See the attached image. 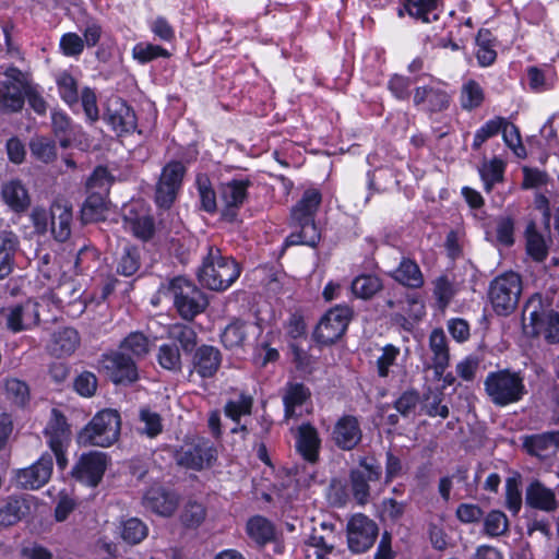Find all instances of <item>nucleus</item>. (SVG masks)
<instances>
[{"label":"nucleus","instance_id":"obj_33","mask_svg":"<svg viewBox=\"0 0 559 559\" xmlns=\"http://www.w3.org/2000/svg\"><path fill=\"white\" fill-rule=\"evenodd\" d=\"M320 440L318 432L311 425H302L299 428V436L297 439V449L301 455L310 461L314 462L318 456Z\"/></svg>","mask_w":559,"mask_h":559},{"label":"nucleus","instance_id":"obj_48","mask_svg":"<svg viewBox=\"0 0 559 559\" xmlns=\"http://www.w3.org/2000/svg\"><path fill=\"white\" fill-rule=\"evenodd\" d=\"M157 361L159 366L166 370L173 372L181 371V355L176 344H163L158 348Z\"/></svg>","mask_w":559,"mask_h":559},{"label":"nucleus","instance_id":"obj_6","mask_svg":"<svg viewBox=\"0 0 559 559\" xmlns=\"http://www.w3.org/2000/svg\"><path fill=\"white\" fill-rule=\"evenodd\" d=\"M166 290L171 296L177 312L185 320H193L209 305L205 294L186 277H174L169 281Z\"/></svg>","mask_w":559,"mask_h":559},{"label":"nucleus","instance_id":"obj_21","mask_svg":"<svg viewBox=\"0 0 559 559\" xmlns=\"http://www.w3.org/2000/svg\"><path fill=\"white\" fill-rule=\"evenodd\" d=\"M251 186L249 179H234L221 188V198L225 205L223 210V217L233 222L237 216V210L243 204L247 199V189Z\"/></svg>","mask_w":559,"mask_h":559},{"label":"nucleus","instance_id":"obj_4","mask_svg":"<svg viewBox=\"0 0 559 559\" xmlns=\"http://www.w3.org/2000/svg\"><path fill=\"white\" fill-rule=\"evenodd\" d=\"M484 385L486 394L496 406L518 403L527 394L521 371L502 369L489 372Z\"/></svg>","mask_w":559,"mask_h":559},{"label":"nucleus","instance_id":"obj_14","mask_svg":"<svg viewBox=\"0 0 559 559\" xmlns=\"http://www.w3.org/2000/svg\"><path fill=\"white\" fill-rule=\"evenodd\" d=\"M109 464L110 457L104 452L91 451L84 453L72 469V477H75L85 486L96 487Z\"/></svg>","mask_w":559,"mask_h":559},{"label":"nucleus","instance_id":"obj_64","mask_svg":"<svg viewBox=\"0 0 559 559\" xmlns=\"http://www.w3.org/2000/svg\"><path fill=\"white\" fill-rule=\"evenodd\" d=\"M51 124L56 138L59 139L60 146H70V136L67 133L70 128V119L67 114L63 111H52Z\"/></svg>","mask_w":559,"mask_h":559},{"label":"nucleus","instance_id":"obj_23","mask_svg":"<svg viewBox=\"0 0 559 559\" xmlns=\"http://www.w3.org/2000/svg\"><path fill=\"white\" fill-rule=\"evenodd\" d=\"M223 356L217 347L212 345L199 346L192 356V371L202 379L213 378L221 368Z\"/></svg>","mask_w":559,"mask_h":559},{"label":"nucleus","instance_id":"obj_36","mask_svg":"<svg viewBox=\"0 0 559 559\" xmlns=\"http://www.w3.org/2000/svg\"><path fill=\"white\" fill-rule=\"evenodd\" d=\"M383 288L382 280L372 274H362L354 278L352 290L361 299H370Z\"/></svg>","mask_w":559,"mask_h":559},{"label":"nucleus","instance_id":"obj_18","mask_svg":"<svg viewBox=\"0 0 559 559\" xmlns=\"http://www.w3.org/2000/svg\"><path fill=\"white\" fill-rule=\"evenodd\" d=\"M104 120L118 135L132 133L138 127L135 112L120 97L108 99Z\"/></svg>","mask_w":559,"mask_h":559},{"label":"nucleus","instance_id":"obj_60","mask_svg":"<svg viewBox=\"0 0 559 559\" xmlns=\"http://www.w3.org/2000/svg\"><path fill=\"white\" fill-rule=\"evenodd\" d=\"M501 131H502V136H503L506 144L513 151V153L519 158H525L526 150H525L524 145L522 144L519 128L515 124H513L507 120V123H504Z\"/></svg>","mask_w":559,"mask_h":559},{"label":"nucleus","instance_id":"obj_11","mask_svg":"<svg viewBox=\"0 0 559 559\" xmlns=\"http://www.w3.org/2000/svg\"><path fill=\"white\" fill-rule=\"evenodd\" d=\"M379 535L377 523L368 516L358 513L347 523V543L350 551L361 554L369 550Z\"/></svg>","mask_w":559,"mask_h":559},{"label":"nucleus","instance_id":"obj_7","mask_svg":"<svg viewBox=\"0 0 559 559\" xmlns=\"http://www.w3.org/2000/svg\"><path fill=\"white\" fill-rule=\"evenodd\" d=\"M522 293V280L514 272H506L496 276L489 285L488 298L498 316L507 317L518 307Z\"/></svg>","mask_w":559,"mask_h":559},{"label":"nucleus","instance_id":"obj_22","mask_svg":"<svg viewBox=\"0 0 559 559\" xmlns=\"http://www.w3.org/2000/svg\"><path fill=\"white\" fill-rule=\"evenodd\" d=\"M523 449L539 460L551 457L559 450V430L523 437Z\"/></svg>","mask_w":559,"mask_h":559},{"label":"nucleus","instance_id":"obj_37","mask_svg":"<svg viewBox=\"0 0 559 559\" xmlns=\"http://www.w3.org/2000/svg\"><path fill=\"white\" fill-rule=\"evenodd\" d=\"M381 475V468L378 464L368 462L367 459L360 461V468L350 473L353 489H368V481L378 480Z\"/></svg>","mask_w":559,"mask_h":559},{"label":"nucleus","instance_id":"obj_24","mask_svg":"<svg viewBox=\"0 0 559 559\" xmlns=\"http://www.w3.org/2000/svg\"><path fill=\"white\" fill-rule=\"evenodd\" d=\"M361 437L359 421L355 416L345 415L335 424L333 439L340 449L353 450L360 442Z\"/></svg>","mask_w":559,"mask_h":559},{"label":"nucleus","instance_id":"obj_19","mask_svg":"<svg viewBox=\"0 0 559 559\" xmlns=\"http://www.w3.org/2000/svg\"><path fill=\"white\" fill-rule=\"evenodd\" d=\"M414 106L432 115L447 110L451 104V95L439 85H423L414 88Z\"/></svg>","mask_w":559,"mask_h":559},{"label":"nucleus","instance_id":"obj_31","mask_svg":"<svg viewBox=\"0 0 559 559\" xmlns=\"http://www.w3.org/2000/svg\"><path fill=\"white\" fill-rule=\"evenodd\" d=\"M105 199L102 192L88 193L80 211V221L83 225L103 219L106 211Z\"/></svg>","mask_w":559,"mask_h":559},{"label":"nucleus","instance_id":"obj_55","mask_svg":"<svg viewBox=\"0 0 559 559\" xmlns=\"http://www.w3.org/2000/svg\"><path fill=\"white\" fill-rule=\"evenodd\" d=\"M169 336L178 342L183 352H192L197 345L195 331L186 324H175L169 330Z\"/></svg>","mask_w":559,"mask_h":559},{"label":"nucleus","instance_id":"obj_26","mask_svg":"<svg viewBox=\"0 0 559 559\" xmlns=\"http://www.w3.org/2000/svg\"><path fill=\"white\" fill-rule=\"evenodd\" d=\"M1 199L16 214L25 213L31 206L28 191L19 179H12L1 186Z\"/></svg>","mask_w":559,"mask_h":559},{"label":"nucleus","instance_id":"obj_42","mask_svg":"<svg viewBox=\"0 0 559 559\" xmlns=\"http://www.w3.org/2000/svg\"><path fill=\"white\" fill-rule=\"evenodd\" d=\"M309 396L310 392L302 383H290L283 397L285 417H293L295 415V408L301 406Z\"/></svg>","mask_w":559,"mask_h":559},{"label":"nucleus","instance_id":"obj_8","mask_svg":"<svg viewBox=\"0 0 559 559\" xmlns=\"http://www.w3.org/2000/svg\"><path fill=\"white\" fill-rule=\"evenodd\" d=\"M176 463L188 469L203 471L211 468L217 460V449L204 437L186 441L175 453Z\"/></svg>","mask_w":559,"mask_h":559},{"label":"nucleus","instance_id":"obj_40","mask_svg":"<svg viewBox=\"0 0 559 559\" xmlns=\"http://www.w3.org/2000/svg\"><path fill=\"white\" fill-rule=\"evenodd\" d=\"M485 99L483 87L475 80L466 81L461 87L460 104L464 110H473L480 107Z\"/></svg>","mask_w":559,"mask_h":559},{"label":"nucleus","instance_id":"obj_30","mask_svg":"<svg viewBox=\"0 0 559 559\" xmlns=\"http://www.w3.org/2000/svg\"><path fill=\"white\" fill-rule=\"evenodd\" d=\"M390 276L409 288H420L424 285V276L418 264L409 258H402L397 269L391 272Z\"/></svg>","mask_w":559,"mask_h":559},{"label":"nucleus","instance_id":"obj_17","mask_svg":"<svg viewBox=\"0 0 559 559\" xmlns=\"http://www.w3.org/2000/svg\"><path fill=\"white\" fill-rule=\"evenodd\" d=\"M53 468L52 456L44 453L35 463L19 469L14 481L16 489H40L51 477Z\"/></svg>","mask_w":559,"mask_h":559},{"label":"nucleus","instance_id":"obj_46","mask_svg":"<svg viewBox=\"0 0 559 559\" xmlns=\"http://www.w3.org/2000/svg\"><path fill=\"white\" fill-rule=\"evenodd\" d=\"M141 265L140 251L135 247H124L120 258L117 261L116 271L122 276L134 275Z\"/></svg>","mask_w":559,"mask_h":559},{"label":"nucleus","instance_id":"obj_15","mask_svg":"<svg viewBox=\"0 0 559 559\" xmlns=\"http://www.w3.org/2000/svg\"><path fill=\"white\" fill-rule=\"evenodd\" d=\"M100 364L107 377L115 384L129 385L139 378L138 368L133 358L122 352L104 354Z\"/></svg>","mask_w":559,"mask_h":559},{"label":"nucleus","instance_id":"obj_49","mask_svg":"<svg viewBox=\"0 0 559 559\" xmlns=\"http://www.w3.org/2000/svg\"><path fill=\"white\" fill-rule=\"evenodd\" d=\"M5 394L12 404L24 407L29 402V388L25 381L11 378L4 384Z\"/></svg>","mask_w":559,"mask_h":559},{"label":"nucleus","instance_id":"obj_1","mask_svg":"<svg viewBox=\"0 0 559 559\" xmlns=\"http://www.w3.org/2000/svg\"><path fill=\"white\" fill-rule=\"evenodd\" d=\"M322 202V194L316 188L305 190L301 199L292 207L289 225L299 231L292 233L285 240L286 246L305 245L316 248L321 235L314 222Z\"/></svg>","mask_w":559,"mask_h":559},{"label":"nucleus","instance_id":"obj_41","mask_svg":"<svg viewBox=\"0 0 559 559\" xmlns=\"http://www.w3.org/2000/svg\"><path fill=\"white\" fill-rule=\"evenodd\" d=\"M492 40V34L489 29L481 28L478 31L476 58L481 67L491 66L496 61L497 52L493 49Z\"/></svg>","mask_w":559,"mask_h":559},{"label":"nucleus","instance_id":"obj_10","mask_svg":"<svg viewBox=\"0 0 559 559\" xmlns=\"http://www.w3.org/2000/svg\"><path fill=\"white\" fill-rule=\"evenodd\" d=\"M61 286L51 289L48 294L41 297L40 301L27 299L23 304H19L23 309V317L25 321V331L36 326L41 321V309L44 307H53L56 312L50 317L44 318V322H57L60 314L63 312L64 300L60 296Z\"/></svg>","mask_w":559,"mask_h":559},{"label":"nucleus","instance_id":"obj_54","mask_svg":"<svg viewBox=\"0 0 559 559\" xmlns=\"http://www.w3.org/2000/svg\"><path fill=\"white\" fill-rule=\"evenodd\" d=\"M525 502L533 509L546 512L555 511L558 507L554 491H526Z\"/></svg>","mask_w":559,"mask_h":559},{"label":"nucleus","instance_id":"obj_56","mask_svg":"<svg viewBox=\"0 0 559 559\" xmlns=\"http://www.w3.org/2000/svg\"><path fill=\"white\" fill-rule=\"evenodd\" d=\"M198 191L201 201V209L207 213L216 211V194L206 175H199L197 178Z\"/></svg>","mask_w":559,"mask_h":559},{"label":"nucleus","instance_id":"obj_61","mask_svg":"<svg viewBox=\"0 0 559 559\" xmlns=\"http://www.w3.org/2000/svg\"><path fill=\"white\" fill-rule=\"evenodd\" d=\"M455 293L454 283L447 275H441L433 282V295L440 307H447Z\"/></svg>","mask_w":559,"mask_h":559},{"label":"nucleus","instance_id":"obj_52","mask_svg":"<svg viewBox=\"0 0 559 559\" xmlns=\"http://www.w3.org/2000/svg\"><path fill=\"white\" fill-rule=\"evenodd\" d=\"M120 348L135 358H142L150 352V341L141 332H131L120 344Z\"/></svg>","mask_w":559,"mask_h":559},{"label":"nucleus","instance_id":"obj_57","mask_svg":"<svg viewBox=\"0 0 559 559\" xmlns=\"http://www.w3.org/2000/svg\"><path fill=\"white\" fill-rule=\"evenodd\" d=\"M97 255L94 249L84 246L79 250L74 261V269L78 274L90 276L97 267Z\"/></svg>","mask_w":559,"mask_h":559},{"label":"nucleus","instance_id":"obj_43","mask_svg":"<svg viewBox=\"0 0 559 559\" xmlns=\"http://www.w3.org/2000/svg\"><path fill=\"white\" fill-rule=\"evenodd\" d=\"M506 164L500 158H492L489 163H484L479 169L480 177L484 181L485 191L491 192L495 183L503 181Z\"/></svg>","mask_w":559,"mask_h":559},{"label":"nucleus","instance_id":"obj_63","mask_svg":"<svg viewBox=\"0 0 559 559\" xmlns=\"http://www.w3.org/2000/svg\"><path fill=\"white\" fill-rule=\"evenodd\" d=\"M420 402V394L415 389H409L403 392L400 397L394 402V408L403 416L409 417L415 413L416 407Z\"/></svg>","mask_w":559,"mask_h":559},{"label":"nucleus","instance_id":"obj_28","mask_svg":"<svg viewBox=\"0 0 559 559\" xmlns=\"http://www.w3.org/2000/svg\"><path fill=\"white\" fill-rule=\"evenodd\" d=\"M31 506L26 499L11 496L0 499V526L9 527L20 522L29 513Z\"/></svg>","mask_w":559,"mask_h":559},{"label":"nucleus","instance_id":"obj_58","mask_svg":"<svg viewBox=\"0 0 559 559\" xmlns=\"http://www.w3.org/2000/svg\"><path fill=\"white\" fill-rule=\"evenodd\" d=\"M400 353V348L392 344L382 347L381 355L376 360L377 373L380 378L389 377L390 368L396 364Z\"/></svg>","mask_w":559,"mask_h":559},{"label":"nucleus","instance_id":"obj_3","mask_svg":"<svg viewBox=\"0 0 559 559\" xmlns=\"http://www.w3.org/2000/svg\"><path fill=\"white\" fill-rule=\"evenodd\" d=\"M241 267L231 257L222 254L221 249L207 246V253L197 272L199 283L214 292H224L240 276Z\"/></svg>","mask_w":559,"mask_h":559},{"label":"nucleus","instance_id":"obj_16","mask_svg":"<svg viewBox=\"0 0 559 559\" xmlns=\"http://www.w3.org/2000/svg\"><path fill=\"white\" fill-rule=\"evenodd\" d=\"M185 173L186 167L178 160L170 162L163 168L155 190V201L160 207H169L174 203Z\"/></svg>","mask_w":559,"mask_h":559},{"label":"nucleus","instance_id":"obj_5","mask_svg":"<svg viewBox=\"0 0 559 559\" xmlns=\"http://www.w3.org/2000/svg\"><path fill=\"white\" fill-rule=\"evenodd\" d=\"M121 420L117 411L104 409L78 433L76 442L82 447H109L120 435Z\"/></svg>","mask_w":559,"mask_h":559},{"label":"nucleus","instance_id":"obj_50","mask_svg":"<svg viewBox=\"0 0 559 559\" xmlns=\"http://www.w3.org/2000/svg\"><path fill=\"white\" fill-rule=\"evenodd\" d=\"M47 352L53 358H69L70 356V328L53 332L47 344Z\"/></svg>","mask_w":559,"mask_h":559},{"label":"nucleus","instance_id":"obj_38","mask_svg":"<svg viewBox=\"0 0 559 559\" xmlns=\"http://www.w3.org/2000/svg\"><path fill=\"white\" fill-rule=\"evenodd\" d=\"M29 150L35 159L45 164L52 163L57 158V146L53 139L37 135L29 141Z\"/></svg>","mask_w":559,"mask_h":559},{"label":"nucleus","instance_id":"obj_53","mask_svg":"<svg viewBox=\"0 0 559 559\" xmlns=\"http://www.w3.org/2000/svg\"><path fill=\"white\" fill-rule=\"evenodd\" d=\"M508 530V518L501 511L492 510L484 519V533L490 537L502 536Z\"/></svg>","mask_w":559,"mask_h":559},{"label":"nucleus","instance_id":"obj_27","mask_svg":"<svg viewBox=\"0 0 559 559\" xmlns=\"http://www.w3.org/2000/svg\"><path fill=\"white\" fill-rule=\"evenodd\" d=\"M142 503L157 515L170 516L179 506V496L176 491H145Z\"/></svg>","mask_w":559,"mask_h":559},{"label":"nucleus","instance_id":"obj_20","mask_svg":"<svg viewBox=\"0 0 559 559\" xmlns=\"http://www.w3.org/2000/svg\"><path fill=\"white\" fill-rule=\"evenodd\" d=\"M68 431L69 424L67 417L60 409L53 407L51 409V417L44 430V433L49 438V448L56 456L58 467L61 469L66 468L68 464L67 454L63 450L62 443V439L66 437Z\"/></svg>","mask_w":559,"mask_h":559},{"label":"nucleus","instance_id":"obj_2","mask_svg":"<svg viewBox=\"0 0 559 559\" xmlns=\"http://www.w3.org/2000/svg\"><path fill=\"white\" fill-rule=\"evenodd\" d=\"M552 306V293L533 294L525 302L523 321L530 320L532 336H543L547 344H559V312Z\"/></svg>","mask_w":559,"mask_h":559},{"label":"nucleus","instance_id":"obj_12","mask_svg":"<svg viewBox=\"0 0 559 559\" xmlns=\"http://www.w3.org/2000/svg\"><path fill=\"white\" fill-rule=\"evenodd\" d=\"M121 215L124 228L131 231L134 237L147 241L154 236V218L141 201L124 204Z\"/></svg>","mask_w":559,"mask_h":559},{"label":"nucleus","instance_id":"obj_34","mask_svg":"<svg viewBox=\"0 0 559 559\" xmlns=\"http://www.w3.org/2000/svg\"><path fill=\"white\" fill-rule=\"evenodd\" d=\"M51 234L57 241L70 239V207L53 203L51 206Z\"/></svg>","mask_w":559,"mask_h":559},{"label":"nucleus","instance_id":"obj_51","mask_svg":"<svg viewBox=\"0 0 559 559\" xmlns=\"http://www.w3.org/2000/svg\"><path fill=\"white\" fill-rule=\"evenodd\" d=\"M112 181L114 177L110 175L107 167L97 166L86 180V190L88 193L102 192L103 195L106 197Z\"/></svg>","mask_w":559,"mask_h":559},{"label":"nucleus","instance_id":"obj_45","mask_svg":"<svg viewBox=\"0 0 559 559\" xmlns=\"http://www.w3.org/2000/svg\"><path fill=\"white\" fill-rule=\"evenodd\" d=\"M82 32L83 37L72 33V56L80 55L85 45L94 47L100 38L102 28L95 22H91L86 24Z\"/></svg>","mask_w":559,"mask_h":559},{"label":"nucleus","instance_id":"obj_29","mask_svg":"<svg viewBox=\"0 0 559 559\" xmlns=\"http://www.w3.org/2000/svg\"><path fill=\"white\" fill-rule=\"evenodd\" d=\"M19 246V237L13 231L2 233L0 241V281L12 273Z\"/></svg>","mask_w":559,"mask_h":559},{"label":"nucleus","instance_id":"obj_47","mask_svg":"<svg viewBox=\"0 0 559 559\" xmlns=\"http://www.w3.org/2000/svg\"><path fill=\"white\" fill-rule=\"evenodd\" d=\"M443 4V0H405V10L414 19L429 23V13Z\"/></svg>","mask_w":559,"mask_h":559},{"label":"nucleus","instance_id":"obj_9","mask_svg":"<svg viewBox=\"0 0 559 559\" xmlns=\"http://www.w3.org/2000/svg\"><path fill=\"white\" fill-rule=\"evenodd\" d=\"M0 82V112L11 114L23 109L28 84L19 68L10 67Z\"/></svg>","mask_w":559,"mask_h":559},{"label":"nucleus","instance_id":"obj_44","mask_svg":"<svg viewBox=\"0 0 559 559\" xmlns=\"http://www.w3.org/2000/svg\"><path fill=\"white\" fill-rule=\"evenodd\" d=\"M526 249L536 261H543L547 255V247L540 234L537 233L535 222L531 221L525 229Z\"/></svg>","mask_w":559,"mask_h":559},{"label":"nucleus","instance_id":"obj_59","mask_svg":"<svg viewBox=\"0 0 559 559\" xmlns=\"http://www.w3.org/2000/svg\"><path fill=\"white\" fill-rule=\"evenodd\" d=\"M139 418L144 424L141 432L147 437L155 438L163 431L162 417L158 413L144 407L140 409Z\"/></svg>","mask_w":559,"mask_h":559},{"label":"nucleus","instance_id":"obj_62","mask_svg":"<svg viewBox=\"0 0 559 559\" xmlns=\"http://www.w3.org/2000/svg\"><path fill=\"white\" fill-rule=\"evenodd\" d=\"M206 515L203 504L197 501H188L180 515L182 524L187 527H198Z\"/></svg>","mask_w":559,"mask_h":559},{"label":"nucleus","instance_id":"obj_35","mask_svg":"<svg viewBox=\"0 0 559 559\" xmlns=\"http://www.w3.org/2000/svg\"><path fill=\"white\" fill-rule=\"evenodd\" d=\"M120 536L129 545H138L148 534L147 525L138 518H130L120 523Z\"/></svg>","mask_w":559,"mask_h":559},{"label":"nucleus","instance_id":"obj_39","mask_svg":"<svg viewBox=\"0 0 559 559\" xmlns=\"http://www.w3.org/2000/svg\"><path fill=\"white\" fill-rule=\"evenodd\" d=\"M248 325L241 321L228 324L221 334V342L227 349L240 348L245 345L248 336Z\"/></svg>","mask_w":559,"mask_h":559},{"label":"nucleus","instance_id":"obj_25","mask_svg":"<svg viewBox=\"0 0 559 559\" xmlns=\"http://www.w3.org/2000/svg\"><path fill=\"white\" fill-rule=\"evenodd\" d=\"M429 349L431 356V368L435 376L441 378L450 365V348L448 338L442 329H433L429 335Z\"/></svg>","mask_w":559,"mask_h":559},{"label":"nucleus","instance_id":"obj_13","mask_svg":"<svg viewBox=\"0 0 559 559\" xmlns=\"http://www.w3.org/2000/svg\"><path fill=\"white\" fill-rule=\"evenodd\" d=\"M349 320L350 309L347 307H335L329 310L316 328V340L323 345L335 343L345 333Z\"/></svg>","mask_w":559,"mask_h":559},{"label":"nucleus","instance_id":"obj_32","mask_svg":"<svg viewBox=\"0 0 559 559\" xmlns=\"http://www.w3.org/2000/svg\"><path fill=\"white\" fill-rule=\"evenodd\" d=\"M246 531L248 536L259 546H263L274 538L273 524L261 515H254L247 522Z\"/></svg>","mask_w":559,"mask_h":559}]
</instances>
